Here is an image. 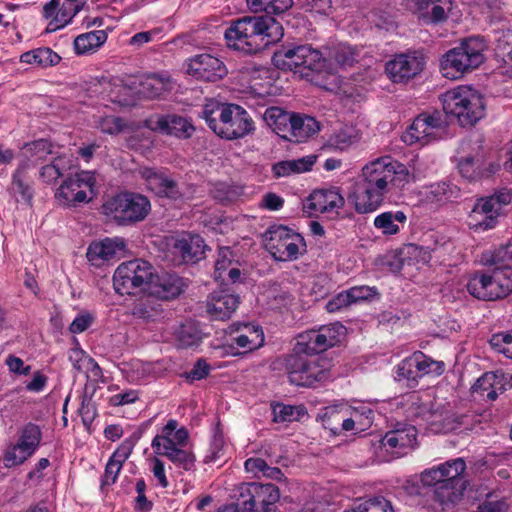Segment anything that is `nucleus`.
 I'll list each match as a JSON object with an SVG mask.
<instances>
[{
    "mask_svg": "<svg viewBox=\"0 0 512 512\" xmlns=\"http://www.w3.org/2000/svg\"><path fill=\"white\" fill-rule=\"evenodd\" d=\"M410 181L406 165L391 156H382L363 166L354 192V206L358 213L378 209L394 187H404Z\"/></svg>",
    "mask_w": 512,
    "mask_h": 512,
    "instance_id": "1",
    "label": "nucleus"
},
{
    "mask_svg": "<svg viewBox=\"0 0 512 512\" xmlns=\"http://www.w3.org/2000/svg\"><path fill=\"white\" fill-rule=\"evenodd\" d=\"M283 36V27L271 16H245L225 31L227 45L244 54H255Z\"/></svg>",
    "mask_w": 512,
    "mask_h": 512,
    "instance_id": "2",
    "label": "nucleus"
},
{
    "mask_svg": "<svg viewBox=\"0 0 512 512\" xmlns=\"http://www.w3.org/2000/svg\"><path fill=\"white\" fill-rule=\"evenodd\" d=\"M201 117L216 135L226 140L244 138L256 129L250 114L237 104L210 100L203 106Z\"/></svg>",
    "mask_w": 512,
    "mask_h": 512,
    "instance_id": "3",
    "label": "nucleus"
},
{
    "mask_svg": "<svg viewBox=\"0 0 512 512\" xmlns=\"http://www.w3.org/2000/svg\"><path fill=\"white\" fill-rule=\"evenodd\" d=\"M486 42L480 36L468 37L459 46L446 52L441 60L443 76L449 79H459L465 73L479 67L485 60Z\"/></svg>",
    "mask_w": 512,
    "mask_h": 512,
    "instance_id": "4",
    "label": "nucleus"
},
{
    "mask_svg": "<svg viewBox=\"0 0 512 512\" xmlns=\"http://www.w3.org/2000/svg\"><path fill=\"white\" fill-rule=\"evenodd\" d=\"M441 101L446 116L455 117L463 127L475 125L485 114L482 95L467 86L445 92Z\"/></svg>",
    "mask_w": 512,
    "mask_h": 512,
    "instance_id": "5",
    "label": "nucleus"
},
{
    "mask_svg": "<svg viewBox=\"0 0 512 512\" xmlns=\"http://www.w3.org/2000/svg\"><path fill=\"white\" fill-rule=\"evenodd\" d=\"M512 203V189L501 188L476 199L467 217L468 227L476 233L494 229L505 215V208Z\"/></svg>",
    "mask_w": 512,
    "mask_h": 512,
    "instance_id": "6",
    "label": "nucleus"
},
{
    "mask_svg": "<svg viewBox=\"0 0 512 512\" xmlns=\"http://www.w3.org/2000/svg\"><path fill=\"white\" fill-rule=\"evenodd\" d=\"M272 62L278 69L293 70L306 77L309 76V72L320 73L329 70L325 50L320 51L311 45L282 47L274 53Z\"/></svg>",
    "mask_w": 512,
    "mask_h": 512,
    "instance_id": "7",
    "label": "nucleus"
},
{
    "mask_svg": "<svg viewBox=\"0 0 512 512\" xmlns=\"http://www.w3.org/2000/svg\"><path fill=\"white\" fill-rule=\"evenodd\" d=\"M150 201L137 193H120L107 199L102 213L119 225H130L142 221L150 211Z\"/></svg>",
    "mask_w": 512,
    "mask_h": 512,
    "instance_id": "8",
    "label": "nucleus"
},
{
    "mask_svg": "<svg viewBox=\"0 0 512 512\" xmlns=\"http://www.w3.org/2000/svg\"><path fill=\"white\" fill-rule=\"evenodd\" d=\"M283 367L290 383L297 386L312 387L327 377L319 359L307 352L296 351V345L292 353L283 358Z\"/></svg>",
    "mask_w": 512,
    "mask_h": 512,
    "instance_id": "9",
    "label": "nucleus"
},
{
    "mask_svg": "<svg viewBox=\"0 0 512 512\" xmlns=\"http://www.w3.org/2000/svg\"><path fill=\"white\" fill-rule=\"evenodd\" d=\"M468 292L477 299L493 301L512 293V270L492 268L490 273H475L467 284Z\"/></svg>",
    "mask_w": 512,
    "mask_h": 512,
    "instance_id": "10",
    "label": "nucleus"
},
{
    "mask_svg": "<svg viewBox=\"0 0 512 512\" xmlns=\"http://www.w3.org/2000/svg\"><path fill=\"white\" fill-rule=\"evenodd\" d=\"M266 248L278 261L296 260L306 251L303 237L285 226H272L266 233Z\"/></svg>",
    "mask_w": 512,
    "mask_h": 512,
    "instance_id": "11",
    "label": "nucleus"
},
{
    "mask_svg": "<svg viewBox=\"0 0 512 512\" xmlns=\"http://www.w3.org/2000/svg\"><path fill=\"white\" fill-rule=\"evenodd\" d=\"M152 270V265L141 259L122 263L113 275L115 291L120 295L133 294L137 289L146 291L149 280L152 279Z\"/></svg>",
    "mask_w": 512,
    "mask_h": 512,
    "instance_id": "12",
    "label": "nucleus"
},
{
    "mask_svg": "<svg viewBox=\"0 0 512 512\" xmlns=\"http://www.w3.org/2000/svg\"><path fill=\"white\" fill-rule=\"evenodd\" d=\"M345 333V327L339 323L323 326L319 330H310L300 334L296 342V351L315 355L336 345Z\"/></svg>",
    "mask_w": 512,
    "mask_h": 512,
    "instance_id": "13",
    "label": "nucleus"
},
{
    "mask_svg": "<svg viewBox=\"0 0 512 512\" xmlns=\"http://www.w3.org/2000/svg\"><path fill=\"white\" fill-rule=\"evenodd\" d=\"M443 365L427 357L420 351L403 359L397 366L396 379L406 381L407 386L413 388L424 375L436 372L442 373Z\"/></svg>",
    "mask_w": 512,
    "mask_h": 512,
    "instance_id": "14",
    "label": "nucleus"
},
{
    "mask_svg": "<svg viewBox=\"0 0 512 512\" xmlns=\"http://www.w3.org/2000/svg\"><path fill=\"white\" fill-rule=\"evenodd\" d=\"M94 177L89 172H82L69 177L58 188L55 197L60 205L66 207H76L79 204L87 203L92 199L87 192H93Z\"/></svg>",
    "mask_w": 512,
    "mask_h": 512,
    "instance_id": "15",
    "label": "nucleus"
},
{
    "mask_svg": "<svg viewBox=\"0 0 512 512\" xmlns=\"http://www.w3.org/2000/svg\"><path fill=\"white\" fill-rule=\"evenodd\" d=\"M425 56L420 51L394 55L386 64V72L395 83H404L420 74L425 66Z\"/></svg>",
    "mask_w": 512,
    "mask_h": 512,
    "instance_id": "16",
    "label": "nucleus"
},
{
    "mask_svg": "<svg viewBox=\"0 0 512 512\" xmlns=\"http://www.w3.org/2000/svg\"><path fill=\"white\" fill-rule=\"evenodd\" d=\"M448 125L447 117L439 111L433 113H422L415 118L409 130L402 136L407 144L414 142L428 143L434 139L437 132Z\"/></svg>",
    "mask_w": 512,
    "mask_h": 512,
    "instance_id": "17",
    "label": "nucleus"
},
{
    "mask_svg": "<svg viewBox=\"0 0 512 512\" xmlns=\"http://www.w3.org/2000/svg\"><path fill=\"white\" fill-rule=\"evenodd\" d=\"M241 498H247L253 509L260 507V512H277V502L280 499L278 487L274 484H261L257 482L241 483L239 486Z\"/></svg>",
    "mask_w": 512,
    "mask_h": 512,
    "instance_id": "18",
    "label": "nucleus"
},
{
    "mask_svg": "<svg viewBox=\"0 0 512 512\" xmlns=\"http://www.w3.org/2000/svg\"><path fill=\"white\" fill-rule=\"evenodd\" d=\"M417 430L413 425L397 423L394 429L389 430L380 439V448L392 457H399L415 446Z\"/></svg>",
    "mask_w": 512,
    "mask_h": 512,
    "instance_id": "19",
    "label": "nucleus"
},
{
    "mask_svg": "<svg viewBox=\"0 0 512 512\" xmlns=\"http://www.w3.org/2000/svg\"><path fill=\"white\" fill-rule=\"evenodd\" d=\"M466 470V463L463 458H455L439 464L436 467L426 469L421 473L423 485L447 483L450 485L463 484V473Z\"/></svg>",
    "mask_w": 512,
    "mask_h": 512,
    "instance_id": "20",
    "label": "nucleus"
},
{
    "mask_svg": "<svg viewBox=\"0 0 512 512\" xmlns=\"http://www.w3.org/2000/svg\"><path fill=\"white\" fill-rule=\"evenodd\" d=\"M187 72L196 79L215 82L227 74L225 64L210 54H199L189 59Z\"/></svg>",
    "mask_w": 512,
    "mask_h": 512,
    "instance_id": "21",
    "label": "nucleus"
},
{
    "mask_svg": "<svg viewBox=\"0 0 512 512\" xmlns=\"http://www.w3.org/2000/svg\"><path fill=\"white\" fill-rule=\"evenodd\" d=\"M184 287L183 279L176 274L155 275L152 272V279L149 280L146 291L155 299L171 300L178 297Z\"/></svg>",
    "mask_w": 512,
    "mask_h": 512,
    "instance_id": "22",
    "label": "nucleus"
},
{
    "mask_svg": "<svg viewBox=\"0 0 512 512\" xmlns=\"http://www.w3.org/2000/svg\"><path fill=\"white\" fill-rule=\"evenodd\" d=\"M143 177L146 181L147 188L158 197L171 200L182 198L183 193L177 181L166 173L149 168L144 170Z\"/></svg>",
    "mask_w": 512,
    "mask_h": 512,
    "instance_id": "23",
    "label": "nucleus"
},
{
    "mask_svg": "<svg viewBox=\"0 0 512 512\" xmlns=\"http://www.w3.org/2000/svg\"><path fill=\"white\" fill-rule=\"evenodd\" d=\"M188 436V431L184 427L177 429L176 420H169L163 427L161 434L154 437L151 446L156 454L161 455L165 451L169 452L184 447L188 441Z\"/></svg>",
    "mask_w": 512,
    "mask_h": 512,
    "instance_id": "24",
    "label": "nucleus"
},
{
    "mask_svg": "<svg viewBox=\"0 0 512 512\" xmlns=\"http://www.w3.org/2000/svg\"><path fill=\"white\" fill-rule=\"evenodd\" d=\"M239 305V296L227 290L213 291L206 300V311L215 320H227Z\"/></svg>",
    "mask_w": 512,
    "mask_h": 512,
    "instance_id": "25",
    "label": "nucleus"
},
{
    "mask_svg": "<svg viewBox=\"0 0 512 512\" xmlns=\"http://www.w3.org/2000/svg\"><path fill=\"white\" fill-rule=\"evenodd\" d=\"M124 248V240L106 238L100 242L90 244L86 256L92 265L101 266L104 262L118 257L124 251Z\"/></svg>",
    "mask_w": 512,
    "mask_h": 512,
    "instance_id": "26",
    "label": "nucleus"
},
{
    "mask_svg": "<svg viewBox=\"0 0 512 512\" xmlns=\"http://www.w3.org/2000/svg\"><path fill=\"white\" fill-rule=\"evenodd\" d=\"M151 129L175 135L179 138H189L193 134L194 126L185 118L176 114L157 116L150 120Z\"/></svg>",
    "mask_w": 512,
    "mask_h": 512,
    "instance_id": "27",
    "label": "nucleus"
},
{
    "mask_svg": "<svg viewBox=\"0 0 512 512\" xmlns=\"http://www.w3.org/2000/svg\"><path fill=\"white\" fill-rule=\"evenodd\" d=\"M344 204V197L335 187L316 190L308 198V208L320 213L337 212Z\"/></svg>",
    "mask_w": 512,
    "mask_h": 512,
    "instance_id": "28",
    "label": "nucleus"
},
{
    "mask_svg": "<svg viewBox=\"0 0 512 512\" xmlns=\"http://www.w3.org/2000/svg\"><path fill=\"white\" fill-rule=\"evenodd\" d=\"M53 154V144L48 139H37L27 142L21 148V160L19 164H26L27 171L45 162L49 155Z\"/></svg>",
    "mask_w": 512,
    "mask_h": 512,
    "instance_id": "29",
    "label": "nucleus"
},
{
    "mask_svg": "<svg viewBox=\"0 0 512 512\" xmlns=\"http://www.w3.org/2000/svg\"><path fill=\"white\" fill-rule=\"evenodd\" d=\"M206 245L204 240L199 235H188L177 239L174 242V253L179 255L184 262H197L199 261L205 251Z\"/></svg>",
    "mask_w": 512,
    "mask_h": 512,
    "instance_id": "30",
    "label": "nucleus"
},
{
    "mask_svg": "<svg viewBox=\"0 0 512 512\" xmlns=\"http://www.w3.org/2000/svg\"><path fill=\"white\" fill-rule=\"evenodd\" d=\"M426 202L444 204L460 197V189L451 182L441 181L430 184L423 189Z\"/></svg>",
    "mask_w": 512,
    "mask_h": 512,
    "instance_id": "31",
    "label": "nucleus"
},
{
    "mask_svg": "<svg viewBox=\"0 0 512 512\" xmlns=\"http://www.w3.org/2000/svg\"><path fill=\"white\" fill-rule=\"evenodd\" d=\"M293 115L280 107L273 106L266 109L264 120L278 136L289 141Z\"/></svg>",
    "mask_w": 512,
    "mask_h": 512,
    "instance_id": "32",
    "label": "nucleus"
},
{
    "mask_svg": "<svg viewBox=\"0 0 512 512\" xmlns=\"http://www.w3.org/2000/svg\"><path fill=\"white\" fill-rule=\"evenodd\" d=\"M407 222V215L401 210L383 212L374 218V226L383 235L391 236L400 232Z\"/></svg>",
    "mask_w": 512,
    "mask_h": 512,
    "instance_id": "33",
    "label": "nucleus"
},
{
    "mask_svg": "<svg viewBox=\"0 0 512 512\" xmlns=\"http://www.w3.org/2000/svg\"><path fill=\"white\" fill-rule=\"evenodd\" d=\"M316 159V156L309 155L294 160L280 161L272 166V172L276 178L307 172L312 169Z\"/></svg>",
    "mask_w": 512,
    "mask_h": 512,
    "instance_id": "34",
    "label": "nucleus"
},
{
    "mask_svg": "<svg viewBox=\"0 0 512 512\" xmlns=\"http://www.w3.org/2000/svg\"><path fill=\"white\" fill-rule=\"evenodd\" d=\"M359 130L352 125H343L335 129L326 141V147L337 151L347 150L360 140Z\"/></svg>",
    "mask_w": 512,
    "mask_h": 512,
    "instance_id": "35",
    "label": "nucleus"
},
{
    "mask_svg": "<svg viewBox=\"0 0 512 512\" xmlns=\"http://www.w3.org/2000/svg\"><path fill=\"white\" fill-rule=\"evenodd\" d=\"M319 123L315 118L308 115H293L292 126H290L289 141L303 142L319 131Z\"/></svg>",
    "mask_w": 512,
    "mask_h": 512,
    "instance_id": "36",
    "label": "nucleus"
},
{
    "mask_svg": "<svg viewBox=\"0 0 512 512\" xmlns=\"http://www.w3.org/2000/svg\"><path fill=\"white\" fill-rule=\"evenodd\" d=\"M428 486L434 487L433 498L442 506L443 510L461 500L463 491L466 489V485L463 484L450 485L447 483H437Z\"/></svg>",
    "mask_w": 512,
    "mask_h": 512,
    "instance_id": "37",
    "label": "nucleus"
},
{
    "mask_svg": "<svg viewBox=\"0 0 512 512\" xmlns=\"http://www.w3.org/2000/svg\"><path fill=\"white\" fill-rule=\"evenodd\" d=\"M171 79L165 74H150L139 84V93L146 98H156L170 90Z\"/></svg>",
    "mask_w": 512,
    "mask_h": 512,
    "instance_id": "38",
    "label": "nucleus"
},
{
    "mask_svg": "<svg viewBox=\"0 0 512 512\" xmlns=\"http://www.w3.org/2000/svg\"><path fill=\"white\" fill-rule=\"evenodd\" d=\"M27 165L18 164L12 175L11 192L17 202L30 204L33 197V189L27 181Z\"/></svg>",
    "mask_w": 512,
    "mask_h": 512,
    "instance_id": "39",
    "label": "nucleus"
},
{
    "mask_svg": "<svg viewBox=\"0 0 512 512\" xmlns=\"http://www.w3.org/2000/svg\"><path fill=\"white\" fill-rule=\"evenodd\" d=\"M61 57L49 47H40L27 52L20 56L22 63L47 68L57 65Z\"/></svg>",
    "mask_w": 512,
    "mask_h": 512,
    "instance_id": "40",
    "label": "nucleus"
},
{
    "mask_svg": "<svg viewBox=\"0 0 512 512\" xmlns=\"http://www.w3.org/2000/svg\"><path fill=\"white\" fill-rule=\"evenodd\" d=\"M472 391L484 399L493 401L503 391V385L495 373L487 372L477 379Z\"/></svg>",
    "mask_w": 512,
    "mask_h": 512,
    "instance_id": "41",
    "label": "nucleus"
},
{
    "mask_svg": "<svg viewBox=\"0 0 512 512\" xmlns=\"http://www.w3.org/2000/svg\"><path fill=\"white\" fill-rule=\"evenodd\" d=\"M482 261L485 265L501 271L512 270V242L501 245L493 251L483 255Z\"/></svg>",
    "mask_w": 512,
    "mask_h": 512,
    "instance_id": "42",
    "label": "nucleus"
},
{
    "mask_svg": "<svg viewBox=\"0 0 512 512\" xmlns=\"http://www.w3.org/2000/svg\"><path fill=\"white\" fill-rule=\"evenodd\" d=\"M107 40L104 30H95L77 36L74 40L76 54L83 55L96 51Z\"/></svg>",
    "mask_w": 512,
    "mask_h": 512,
    "instance_id": "43",
    "label": "nucleus"
},
{
    "mask_svg": "<svg viewBox=\"0 0 512 512\" xmlns=\"http://www.w3.org/2000/svg\"><path fill=\"white\" fill-rule=\"evenodd\" d=\"M163 311L162 305L148 294L136 302L132 308V315L144 321H154Z\"/></svg>",
    "mask_w": 512,
    "mask_h": 512,
    "instance_id": "44",
    "label": "nucleus"
},
{
    "mask_svg": "<svg viewBox=\"0 0 512 512\" xmlns=\"http://www.w3.org/2000/svg\"><path fill=\"white\" fill-rule=\"evenodd\" d=\"M251 12L280 15L293 6V0H246Z\"/></svg>",
    "mask_w": 512,
    "mask_h": 512,
    "instance_id": "45",
    "label": "nucleus"
},
{
    "mask_svg": "<svg viewBox=\"0 0 512 512\" xmlns=\"http://www.w3.org/2000/svg\"><path fill=\"white\" fill-rule=\"evenodd\" d=\"M232 342L244 352H250L261 347L264 343V334L260 328H246V332L232 338Z\"/></svg>",
    "mask_w": 512,
    "mask_h": 512,
    "instance_id": "46",
    "label": "nucleus"
},
{
    "mask_svg": "<svg viewBox=\"0 0 512 512\" xmlns=\"http://www.w3.org/2000/svg\"><path fill=\"white\" fill-rule=\"evenodd\" d=\"M325 55L328 59V68L330 71L331 63L334 61L341 67L351 66L355 62V53L352 48L345 44H338L332 48H325Z\"/></svg>",
    "mask_w": 512,
    "mask_h": 512,
    "instance_id": "47",
    "label": "nucleus"
},
{
    "mask_svg": "<svg viewBox=\"0 0 512 512\" xmlns=\"http://www.w3.org/2000/svg\"><path fill=\"white\" fill-rule=\"evenodd\" d=\"M176 339L179 347L190 348L200 344L202 333L195 323L186 322L178 328Z\"/></svg>",
    "mask_w": 512,
    "mask_h": 512,
    "instance_id": "48",
    "label": "nucleus"
},
{
    "mask_svg": "<svg viewBox=\"0 0 512 512\" xmlns=\"http://www.w3.org/2000/svg\"><path fill=\"white\" fill-rule=\"evenodd\" d=\"M306 415L307 410L303 405L277 404L273 406V420L275 422L299 421Z\"/></svg>",
    "mask_w": 512,
    "mask_h": 512,
    "instance_id": "49",
    "label": "nucleus"
},
{
    "mask_svg": "<svg viewBox=\"0 0 512 512\" xmlns=\"http://www.w3.org/2000/svg\"><path fill=\"white\" fill-rule=\"evenodd\" d=\"M41 437L40 427L30 422L21 429L17 442L34 453L40 444Z\"/></svg>",
    "mask_w": 512,
    "mask_h": 512,
    "instance_id": "50",
    "label": "nucleus"
},
{
    "mask_svg": "<svg viewBox=\"0 0 512 512\" xmlns=\"http://www.w3.org/2000/svg\"><path fill=\"white\" fill-rule=\"evenodd\" d=\"M34 453L17 442L9 448L4 455L3 461L7 468L23 464Z\"/></svg>",
    "mask_w": 512,
    "mask_h": 512,
    "instance_id": "51",
    "label": "nucleus"
},
{
    "mask_svg": "<svg viewBox=\"0 0 512 512\" xmlns=\"http://www.w3.org/2000/svg\"><path fill=\"white\" fill-rule=\"evenodd\" d=\"M162 456L167 457L172 463L176 466L189 471L192 470L195 466V457L194 455L183 447L174 449L172 451H165Z\"/></svg>",
    "mask_w": 512,
    "mask_h": 512,
    "instance_id": "52",
    "label": "nucleus"
},
{
    "mask_svg": "<svg viewBox=\"0 0 512 512\" xmlns=\"http://www.w3.org/2000/svg\"><path fill=\"white\" fill-rule=\"evenodd\" d=\"M489 343L496 352L512 359V330L493 334Z\"/></svg>",
    "mask_w": 512,
    "mask_h": 512,
    "instance_id": "53",
    "label": "nucleus"
},
{
    "mask_svg": "<svg viewBox=\"0 0 512 512\" xmlns=\"http://www.w3.org/2000/svg\"><path fill=\"white\" fill-rule=\"evenodd\" d=\"M480 164L479 158L466 157L458 163L459 173L469 181L476 180L484 175L480 169Z\"/></svg>",
    "mask_w": 512,
    "mask_h": 512,
    "instance_id": "54",
    "label": "nucleus"
},
{
    "mask_svg": "<svg viewBox=\"0 0 512 512\" xmlns=\"http://www.w3.org/2000/svg\"><path fill=\"white\" fill-rule=\"evenodd\" d=\"M452 8V0H433L429 14L424 16L426 22L439 23L447 19V12Z\"/></svg>",
    "mask_w": 512,
    "mask_h": 512,
    "instance_id": "55",
    "label": "nucleus"
},
{
    "mask_svg": "<svg viewBox=\"0 0 512 512\" xmlns=\"http://www.w3.org/2000/svg\"><path fill=\"white\" fill-rule=\"evenodd\" d=\"M81 10L79 4L64 1L62 6H59L57 14L55 16V27L54 29L62 28L69 24L74 16Z\"/></svg>",
    "mask_w": 512,
    "mask_h": 512,
    "instance_id": "56",
    "label": "nucleus"
},
{
    "mask_svg": "<svg viewBox=\"0 0 512 512\" xmlns=\"http://www.w3.org/2000/svg\"><path fill=\"white\" fill-rule=\"evenodd\" d=\"M61 159L54 158L50 164L44 165L39 171L40 179L45 183H52L63 175V167L60 166Z\"/></svg>",
    "mask_w": 512,
    "mask_h": 512,
    "instance_id": "57",
    "label": "nucleus"
},
{
    "mask_svg": "<svg viewBox=\"0 0 512 512\" xmlns=\"http://www.w3.org/2000/svg\"><path fill=\"white\" fill-rule=\"evenodd\" d=\"M97 127L101 132L116 135L119 134L125 127V123L122 118L115 116H106L99 119Z\"/></svg>",
    "mask_w": 512,
    "mask_h": 512,
    "instance_id": "58",
    "label": "nucleus"
},
{
    "mask_svg": "<svg viewBox=\"0 0 512 512\" xmlns=\"http://www.w3.org/2000/svg\"><path fill=\"white\" fill-rule=\"evenodd\" d=\"M231 251L229 248H222L219 251L218 258L215 262V271H214V277L215 280H225V273L228 270L229 266L231 265Z\"/></svg>",
    "mask_w": 512,
    "mask_h": 512,
    "instance_id": "59",
    "label": "nucleus"
},
{
    "mask_svg": "<svg viewBox=\"0 0 512 512\" xmlns=\"http://www.w3.org/2000/svg\"><path fill=\"white\" fill-rule=\"evenodd\" d=\"M363 512H394L390 501L383 497H375L361 504Z\"/></svg>",
    "mask_w": 512,
    "mask_h": 512,
    "instance_id": "60",
    "label": "nucleus"
},
{
    "mask_svg": "<svg viewBox=\"0 0 512 512\" xmlns=\"http://www.w3.org/2000/svg\"><path fill=\"white\" fill-rule=\"evenodd\" d=\"M123 462L112 457L109 458L102 479V485H112L117 481L118 475L123 467Z\"/></svg>",
    "mask_w": 512,
    "mask_h": 512,
    "instance_id": "61",
    "label": "nucleus"
},
{
    "mask_svg": "<svg viewBox=\"0 0 512 512\" xmlns=\"http://www.w3.org/2000/svg\"><path fill=\"white\" fill-rule=\"evenodd\" d=\"M468 424V416L467 415H455V414H447L443 419L441 426L437 431H441L444 433L452 432L458 429L460 426H466Z\"/></svg>",
    "mask_w": 512,
    "mask_h": 512,
    "instance_id": "62",
    "label": "nucleus"
},
{
    "mask_svg": "<svg viewBox=\"0 0 512 512\" xmlns=\"http://www.w3.org/2000/svg\"><path fill=\"white\" fill-rule=\"evenodd\" d=\"M372 23L379 30L392 31L396 28V22L394 18L385 12L373 13Z\"/></svg>",
    "mask_w": 512,
    "mask_h": 512,
    "instance_id": "63",
    "label": "nucleus"
},
{
    "mask_svg": "<svg viewBox=\"0 0 512 512\" xmlns=\"http://www.w3.org/2000/svg\"><path fill=\"white\" fill-rule=\"evenodd\" d=\"M218 512H258V509H253V505L248 502L247 498L239 496L237 502L221 507Z\"/></svg>",
    "mask_w": 512,
    "mask_h": 512,
    "instance_id": "64",
    "label": "nucleus"
}]
</instances>
